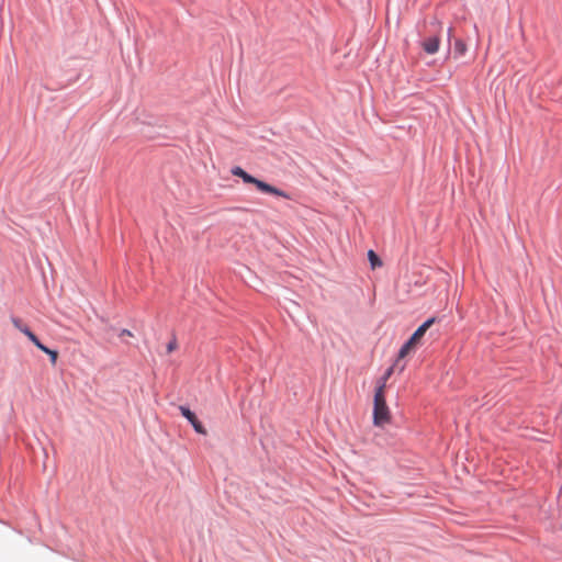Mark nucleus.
Wrapping results in <instances>:
<instances>
[{"mask_svg":"<svg viewBox=\"0 0 562 562\" xmlns=\"http://www.w3.org/2000/svg\"><path fill=\"white\" fill-rule=\"evenodd\" d=\"M231 172L232 175L239 177L245 183L254 184L262 193L272 194L284 199H291L289 193L252 177L239 166L233 167Z\"/></svg>","mask_w":562,"mask_h":562,"instance_id":"f257e3e1","label":"nucleus"},{"mask_svg":"<svg viewBox=\"0 0 562 562\" xmlns=\"http://www.w3.org/2000/svg\"><path fill=\"white\" fill-rule=\"evenodd\" d=\"M391 422V413L386 405L384 383L375 389L373 400V424L376 427H383Z\"/></svg>","mask_w":562,"mask_h":562,"instance_id":"f03ea898","label":"nucleus"},{"mask_svg":"<svg viewBox=\"0 0 562 562\" xmlns=\"http://www.w3.org/2000/svg\"><path fill=\"white\" fill-rule=\"evenodd\" d=\"M436 322L435 317L428 318L425 323H423L411 336V338L402 346V348L398 351L397 360L395 362V366L398 364V362L405 358L407 355H409L416 346L420 342L422 338L426 334V331L430 328V326Z\"/></svg>","mask_w":562,"mask_h":562,"instance_id":"7ed1b4c3","label":"nucleus"},{"mask_svg":"<svg viewBox=\"0 0 562 562\" xmlns=\"http://www.w3.org/2000/svg\"><path fill=\"white\" fill-rule=\"evenodd\" d=\"M179 409H180L182 416L186 417L190 422V424L192 425V427L194 428V430L196 432L202 434V435L206 434L205 428L203 427L201 422L196 418V416L193 412H191L186 406H180Z\"/></svg>","mask_w":562,"mask_h":562,"instance_id":"20e7f679","label":"nucleus"},{"mask_svg":"<svg viewBox=\"0 0 562 562\" xmlns=\"http://www.w3.org/2000/svg\"><path fill=\"white\" fill-rule=\"evenodd\" d=\"M11 322L13 326L23 333L33 344L36 341L37 337L29 329L26 325L19 317H11Z\"/></svg>","mask_w":562,"mask_h":562,"instance_id":"39448f33","label":"nucleus"},{"mask_svg":"<svg viewBox=\"0 0 562 562\" xmlns=\"http://www.w3.org/2000/svg\"><path fill=\"white\" fill-rule=\"evenodd\" d=\"M440 40L438 36H431L426 38L422 46L427 54H435L439 49Z\"/></svg>","mask_w":562,"mask_h":562,"instance_id":"423d86ee","label":"nucleus"},{"mask_svg":"<svg viewBox=\"0 0 562 562\" xmlns=\"http://www.w3.org/2000/svg\"><path fill=\"white\" fill-rule=\"evenodd\" d=\"M34 345L40 349L42 350L43 352H45L46 355L49 356V359H50V362L53 366L56 364L57 362V359H58V352L56 350H52L49 348H47L46 346H44L38 339H36V341L34 342Z\"/></svg>","mask_w":562,"mask_h":562,"instance_id":"0eeeda50","label":"nucleus"},{"mask_svg":"<svg viewBox=\"0 0 562 562\" xmlns=\"http://www.w3.org/2000/svg\"><path fill=\"white\" fill-rule=\"evenodd\" d=\"M467 44L458 38L454 41V55L456 57H460V56H463L465 53H467Z\"/></svg>","mask_w":562,"mask_h":562,"instance_id":"6e6552de","label":"nucleus"},{"mask_svg":"<svg viewBox=\"0 0 562 562\" xmlns=\"http://www.w3.org/2000/svg\"><path fill=\"white\" fill-rule=\"evenodd\" d=\"M368 258H369V261H370V265H371L372 269H375V268L382 266L381 259L379 258V256L373 250H369L368 251Z\"/></svg>","mask_w":562,"mask_h":562,"instance_id":"1a4fd4ad","label":"nucleus"},{"mask_svg":"<svg viewBox=\"0 0 562 562\" xmlns=\"http://www.w3.org/2000/svg\"><path fill=\"white\" fill-rule=\"evenodd\" d=\"M177 347H178L177 340L175 338L171 339L167 345V352L171 353L172 351H175L177 349Z\"/></svg>","mask_w":562,"mask_h":562,"instance_id":"9d476101","label":"nucleus"},{"mask_svg":"<svg viewBox=\"0 0 562 562\" xmlns=\"http://www.w3.org/2000/svg\"><path fill=\"white\" fill-rule=\"evenodd\" d=\"M392 373H393V367H391V368H389L386 370V372L384 373L380 384L384 383V387H385L386 386V381L389 380V378L391 376Z\"/></svg>","mask_w":562,"mask_h":562,"instance_id":"9b49d317","label":"nucleus"},{"mask_svg":"<svg viewBox=\"0 0 562 562\" xmlns=\"http://www.w3.org/2000/svg\"><path fill=\"white\" fill-rule=\"evenodd\" d=\"M120 336H121V337H123V336H130V337H132V336H133V334H132L128 329H123V330H121Z\"/></svg>","mask_w":562,"mask_h":562,"instance_id":"f8f14e48","label":"nucleus"},{"mask_svg":"<svg viewBox=\"0 0 562 562\" xmlns=\"http://www.w3.org/2000/svg\"><path fill=\"white\" fill-rule=\"evenodd\" d=\"M452 32H453V30L450 27V29L448 30V37H449V40H450V38H451V36H452Z\"/></svg>","mask_w":562,"mask_h":562,"instance_id":"ddd939ff","label":"nucleus"}]
</instances>
